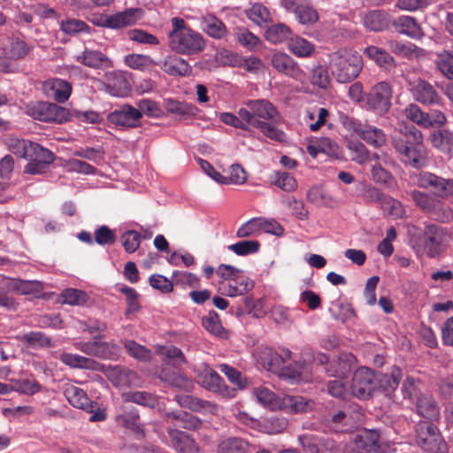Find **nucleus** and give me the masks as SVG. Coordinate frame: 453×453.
Here are the masks:
<instances>
[{"label": "nucleus", "instance_id": "nucleus-54", "mask_svg": "<svg viewBox=\"0 0 453 453\" xmlns=\"http://www.w3.org/2000/svg\"><path fill=\"white\" fill-rule=\"evenodd\" d=\"M161 380L171 385L172 387L182 389L186 392L192 391L194 384L192 380L180 373H173L172 375H165Z\"/></svg>", "mask_w": 453, "mask_h": 453}, {"label": "nucleus", "instance_id": "nucleus-39", "mask_svg": "<svg viewBox=\"0 0 453 453\" xmlns=\"http://www.w3.org/2000/svg\"><path fill=\"white\" fill-rule=\"evenodd\" d=\"M219 453H249V443L240 438H228L218 447Z\"/></svg>", "mask_w": 453, "mask_h": 453}, {"label": "nucleus", "instance_id": "nucleus-23", "mask_svg": "<svg viewBox=\"0 0 453 453\" xmlns=\"http://www.w3.org/2000/svg\"><path fill=\"white\" fill-rule=\"evenodd\" d=\"M40 390V385L35 379L12 380L10 383L0 381V394L7 395L12 391L20 392L26 395H34Z\"/></svg>", "mask_w": 453, "mask_h": 453}, {"label": "nucleus", "instance_id": "nucleus-53", "mask_svg": "<svg viewBox=\"0 0 453 453\" xmlns=\"http://www.w3.org/2000/svg\"><path fill=\"white\" fill-rule=\"evenodd\" d=\"M371 174L372 180L380 185L390 184L394 180L393 175L382 166L381 162L372 163Z\"/></svg>", "mask_w": 453, "mask_h": 453}, {"label": "nucleus", "instance_id": "nucleus-52", "mask_svg": "<svg viewBox=\"0 0 453 453\" xmlns=\"http://www.w3.org/2000/svg\"><path fill=\"white\" fill-rule=\"evenodd\" d=\"M297 20L303 25H311L318 21L319 14L317 11L310 4L309 0L305 2L302 8L295 13Z\"/></svg>", "mask_w": 453, "mask_h": 453}, {"label": "nucleus", "instance_id": "nucleus-20", "mask_svg": "<svg viewBox=\"0 0 453 453\" xmlns=\"http://www.w3.org/2000/svg\"><path fill=\"white\" fill-rule=\"evenodd\" d=\"M411 91L415 100L423 104H436L441 99L434 87L421 79L413 83Z\"/></svg>", "mask_w": 453, "mask_h": 453}, {"label": "nucleus", "instance_id": "nucleus-45", "mask_svg": "<svg viewBox=\"0 0 453 453\" xmlns=\"http://www.w3.org/2000/svg\"><path fill=\"white\" fill-rule=\"evenodd\" d=\"M436 65L445 77L453 80V51L443 50L438 53Z\"/></svg>", "mask_w": 453, "mask_h": 453}, {"label": "nucleus", "instance_id": "nucleus-30", "mask_svg": "<svg viewBox=\"0 0 453 453\" xmlns=\"http://www.w3.org/2000/svg\"><path fill=\"white\" fill-rule=\"evenodd\" d=\"M365 54L379 66L390 71L395 66L394 58L385 50L371 45L365 49Z\"/></svg>", "mask_w": 453, "mask_h": 453}, {"label": "nucleus", "instance_id": "nucleus-11", "mask_svg": "<svg viewBox=\"0 0 453 453\" xmlns=\"http://www.w3.org/2000/svg\"><path fill=\"white\" fill-rule=\"evenodd\" d=\"M392 88L386 81L375 84L366 96V104L369 109L377 114L388 112L391 107Z\"/></svg>", "mask_w": 453, "mask_h": 453}, {"label": "nucleus", "instance_id": "nucleus-27", "mask_svg": "<svg viewBox=\"0 0 453 453\" xmlns=\"http://www.w3.org/2000/svg\"><path fill=\"white\" fill-rule=\"evenodd\" d=\"M354 130L365 142L375 148L382 147L386 143V135L380 128L358 125Z\"/></svg>", "mask_w": 453, "mask_h": 453}, {"label": "nucleus", "instance_id": "nucleus-26", "mask_svg": "<svg viewBox=\"0 0 453 453\" xmlns=\"http://www.w3.org/2000/svg\"><path fill=\"white\" fill-rule=\"evenodd\" d=\"M417 409L420 416L434 422L440 417V409L435 399L430 395H420L417 399Z\"/></svg>", "mask_w": 453, "mask_h": 453}, {"label": "nucleus", "instance_id": "nucleus-63", "mask_svg": "<svg viewBox=\"0 0 453 453\" xmlns=\"http://www.w3.org/2000/svg\"><path fill=\"white\" fill-rule=\"evenodd\" d=\"M261 234L260 219H252L242 225L236 233L237 237L246 238Z\"/></svg>", "mask_w": 453, "mask_h": 453}, {"label": "nucleus", "instance_id": "nucleus-16", "mask_svg": "<svg viewBox=\"0 0 453 453\" xmlns=\"http://www.w3.org/2000/svg\"><path fill=\"white\" fill-rule=\"evenodd\" d=\"M354 443L357 449H362L366 451H374L378 453H384L382 449L385 443L384 439L380 434L378 429H367L361 427L358 429L357 435L354 438Z\"/></svg>", "mask_w": 453, "mask_h": 453}, {"label": "nucleus", "instance_id": "nucleus-59", "mask_svg": "<svg viewBox=\"0 0 453 453\" xmlns=\"http://www.w3.org/2000/svg\"><path fill=\"white\" fill-rule=\"evenodd\" d=\"M363 414L358 408L349 410L347 411H338L336 413L332 415L331 421L333 423L345 422H362Z\"/></svg>", "mask_w": 453, "mask_h": 453}, {"label": "nucleus", "instance_id": "nucleus-9", "mask_svg": "<svg viewBox=\"0 0 453 453\" xmlns=\"http://www.w3.org/2000/svg\"><path fill=\"white\" fill-rule=\"evenodd\" d=\"M449 238L450 235L444 227L434 224L426 226L422 234V242L428 257H435L440 255Z\"/></svg>", "mask_w": 453, "mask_h": 453}, {"label": "nucleus", "instance_id": "nucleus-35", "mask_svg": "<svg viewBox=\"0 0 453 453\" xmlns=\"http://www.w3.org/2000/svg\"><path fill=\"white\" fill-rule=\"evenodd\" d=\"M254 395L257 400L268 409L272 411L281 409V399L277 397L270 389L259 387L254 389Z\"/></svg>", "mask_w": 453, "mask_h": 453}, {"label": "nucleus", "instance_id": "nucleus-12", "mask_svg": "<svg viewBox=\"0 0 453 453\" xmlns=\"http://www.w3.org/2000/svg\"><path fill=\"white\" fill-rule=\"evenodd\" d=\"M416 434L417 443L424 450L432 453H447V444L437 426H418Z\"/></svg>", "mask_w": 453, "mask_h": 453}, {"label": "nucleus", "instance_id": "nucleus-32", "mask_svg": "<svg viewBox=\"0 0 453 453\" xmlns=\"http://www.w3.org/2000/svg\"><path fill=\"white\" fill-rule=\"evenodd\" d=\"M202 28L209 36L216 39L223 38L227 33L225 24L212 15L203 18Z\"/></svg>", "mask_w": 453, "mask_h": 453}, {"label": "nucleus", "instance_id": "nucleus-36", "mask_svg": "<svg viewBox=\"0 0 453 453\" xmlns=\"http://www.w3.org/2000/svg\"><path fill=\"white\" fill-rule=\"evenodd\" d=\"M290 28L283 23L272 25L265 31V39L275 44L290 40Z\"/></svg>", "mask_w": 453, "mask_h": 453}, {"label": "nucleus", "instance_id": "nucleus-31", "mask_svg": "<svg viewBox=\"0 0 453 453\" xmlns=\"http://www.w3.org/2000/svg\"><path fill=\"white\" fill-rule=\"evenodd\" d=\"M162 69L170 75L187 76L192 72L188 63L180 57L171 56L165 59Z\"/></svg>", "mask_w": 453, "mask_h": 453}, {"label": "nucleus", "instance_id": "nucleus-1", "mask_svg": "<svg viewBox=\"0 0 453 453\" xmlns=\"http://www.w3.org/2000/svg\"><path fill=\"white\" fill-rule=\"evenodd\" d=\"M391 144L403 164L417 169L426 165L427 153L423 135L415 127H405L404 130L395 133Z\"/></svg>", "mask_w": 453, "mask_h": 453}, {"label": "nucleus", "instance_id": "nucleus-19", "mask_svg": "<svg viewBox=\"0 0 453 453\" xmlns=\"http://www.w3.org/2000/svg\"><path fill=\"white\" fill-rule=\"evenodd\" d=\"M356 363L357 359L352 353H341L337 356L336 358H334L330 362L329 367L326 368V372L330 376L335 378H344L356 366Z\"/></svg>", "mask_w": 453, "mask_h": 453}, {"label": "nucleus", "instance_id": "nucleus-42", "mask_svg": "<svg viewBox=\"0 0 453 453\" xmlns=\"http://www.w3.org/2000/svg\"><path fill=\"white\" fill-rule=\"evenodd\" d=\"M411 196L416 205L426 212L434 214V210L440 205V203L431 196L419 190H413Z\"/></svg>", "mask_w": 453, "mask_h": 453}, {"label": "nucleus", "instance_id": "nucleus-8", "mask_svg": "<svg viewBox=\"0 0 453 453\" xmlns=\"http://www.w3.org/2000/svg\"><path fill=\"white\" fill-rule=\"evenodd\" d=\"M351 393L359 399H367L376 391V372L362 366L353 374L350 385Z\"/></svg>", "mask_w": 453, "mask_h": 453}, {"label": "nucleus", "instance_id": "nucleus-15", "mask_svg": "<svg viewBox=\"0 0 453 453\" xmlns=\"http://www.w3.org/2000/svg\"><path fill=\"white\" fill-rule=\"evenodd\" d=\"M405 117L422 127H429L434 125L442 126L446 123V117L441 111H434L431 113L423 112L417 104H410L404 110Z\"/></svg>", "mask_w": 453, "mask_h": 453}, {"label": "nucleus", "instance_id": "nucleus-48", "mask_svg": "<svg viewBox=\"0 0 453 453\" xmlns=\"http://www.w3.org/2000/svg\"><path fill=\"white\" fill-rule=\"evenodd\" d=\"M203 327L211 334L219 337L224 338L226 335V332L224 330L219 316L215 311H210L207 317L203 319Z\"/></svg>", "mask_w": 453, "mask_h": 453}, {"label": "nucleus", "instance_id": "nucleus-64", "mask_svg": "<svg viewBox=\"0 0 453 453\" xmlns=\"http://www.w3.org/2000/svg\"><path fill=\"white\" fill-rule=\"evenodd\" d=\"M199 382L203 387L214 390L219 387L220 377L219 374L211 368H206L200 375H199Z\"/></svg>", "mask_w": 453, "mask_h": 453}, {"label": "nucleus", "instance_id": "nucleus-17", "mask_svg": "<svg viewBox=\"0 0 453 453\" xmlns=\"http://www.w3.org/2000/svg\"><path fill=\"white\" fill-rule=\"evenodd\" d=\"M141 119V111L129 104H124L119 110H115L108 115L109 122L126 127H138Z\"/></svg>", "mask_w": 453, "mask_h": 453}, {"label": "nucleus", "instance_id": "nucleus-5", "mask_svg": "<svg viewBox=\"0 0 453 453\" xmlns=\"http://www.w3.org/2000/svg\"><path fill=\"white\" fill-rule=\"evenodd\" d=\"M40 290L41 285L37 281L4 277L0 280V308L7 311H16L19 303L12 294L32 295L40 292Z\"/></svg>", "mask_w": 453, "mask_h": 453}, {"label": "nucleus", "instance_id": "nucleus-3", "mask_svg": "<svg viewBox=\"0 0 453 453\" xmlns=\"http://www.w3.org/2000/svg\"><path fill=\"white\" fill-rule=\"evenodd\" d=\"M172 30L168 32L169 48L181 55H196L205 47L203 37L187 26L183 19L174 17L171 19Z\"/></svg>", "mask_w": 453, "mask_h": 453}, {"label": "nucleus", "instance_id": "nucleus-18", "mask_svg": "<svg viewBox=\"0 0 453 453\" xmlns=\"http://www.w3.org/2000/svg\"><path fill=\"white\" fill-rule=\"evenodd\" d=\"M142 11L139 8H130L113 15H106L101 19V24L113 29L134 25L142 18Z\"/></svg>", "mask_w": 453, "mask_h": 453}, {"label": "nucleus", "instance_id": "nucleus-40", "mask_svg": "<svg viewBox=\"0 0 453 453\" xmlns=\"http://www.w3.org/2000/svg\"><path fill=\"white\" fill-rule=\"evenodd\" d=\"M61 360L65 364H66L70 366H73V367L100 370V368H98V366H101L96 361H94L90 358L80 356V355L65 353V354L61 355Z\"/></svg>", "mask_w": 453, "mask_h": 453}, {"label": "nucleus", "instance_id": "nucleus-55", "mask_svg": "<svg viewBox=\"0 0 453 453\" xmlns=\"http://www.w3.org/2000/svg\"><path fill=\"white\" fill-rule=\"evenodd\" d=\"M120 241L127 253H134L140 246L142 236L137 231L128 230L120 236Z\"/></svg>", "mask_w": 453, "mask_h": 453}, {"label": "nucleus", "instance_id": "nucleus-10", "mask_svg": "<svg viewBox=\"0 0 453 453\" xmlns=\"http://www.w3.org/2000/svg\"><path fill=\"white\" fill-rule=\"evenodd\" d=\"M417 185L425 189L432 190L434 196L449 198L453 196V180L445 179L429 172L418 174Z\"/></svg>", "mask_w": 453, "mask_h": 453}, {"label": "nucleus", "instance_id": "nucleus-62", "mask_svg": "<svg viewBox=\"0 0 453 453\" xmlns=\"http://www.w3.org/2000/svg\"><path fill=\"white\" fill-rule=\"evenodd\" d=\"M220 371L224 372L228 380L238 388L242 389L247 387L248 380L243 377L242 373L235 368L229 366L228 365L223 364L219 365Z\"/></svg>", "mask_w": 453, "mask_h": 453}, {"label": "nucleus", "instance_id": "nucleus-34", "mask_svg": "<svg viewBox=\"0 0 453 453\" xmlns=\"http://www.w3.org/2000/svg\"><path fill=\"white\" fill-rule=\"evenodd\" d=\"M61 303L69 305L83 306L89 303L90 298L88 295L81 289L66 288L61 295Z\"/></svg>", "mask_w": 453, "mask_h": 453}, {"label": "nucleus", "instance_id": "nucleus-44", "mask_svg": "<svg viewBox=\"0 0 453 453\" xmlns=\"http://www.w3.org/2000/svg\"><path fill=\"white\" fill-rule=\"evenodd\" d=\"M290 357L291 352L288 349L284 350L282 354L269 351L266 357L268 369L273 372L283 371L285 364L290 359Z\"/></svg>", "mask_w": 453, "mask_h": 453}, {"label": "nucleus", "instance_id": "nucleus-47", "mask_svg": "<svg viewBox=\"0 0 453 453\" xmlns=\"http://www.w3.org/2000/svg\"><path fill=\"white\" fill-rule=\"evenodd\" d=\"M116 421L122 425H137L140 421V415L136 407L124 405L116 416Z\"/></svg>", "mask_w": 453, "mask_h": 453}, {"label": "nucleus", "instance_id": "nucleus-60", "mask_svg": "<svg viewBox=\"0 0 453 453\" xmlns=\"http://www.w3.org/2000/svg\"><path fill=\"white\" fill-rule=\"evenodd\" d=\"M124 346L133 357L140 361H149L150 359V350L134 341H125Z\"/></svg>", "mask_w": 453, "mask_h": 453}, {"label": "nucleus", "instance_id": "nucleus-43", "mask_svg": "<svg viewBox=\"0 0 453 453\" xmlns=\"http://www.w3.org/2000/svg\"><path fill=\"white\" fill-rule=\"evenodd\" d=\"M234 282L225 287V294L229 296H241L251 290L254 287L253 281L249 279L236 277L232 280Z\"/></svg>", "mask_w": 453, "mask_h": 453}, {"label": "nucleus", "instance_id": "nucleus-2", "mask_svg": "<svg viewBox=\"0 0 453 453\" xmlns=\"http://www.w3.org/2000/svg\"><path fill=\"white\" fill-rule=\"evenodd\" d=\"M7 146L11 152L29 161L24 168L25 173H42L54 160L53 153L37 142L10 137L7 139Z\"/></svg>", "mask_w": 453, "mask_h": 453}, {"label": "nucleus", "instance_id": "nucleus-56", "mask_svg": "<svg viewBox=\"0 0 453 453\" xmlns=\"http://www.w3.org/2000/svg\"><path fill=\"white\" fill-rule=\"evenodd\" d=\"M259 248V242L253 240L238 242L228 247L230 250L234 251L238 256H246L249 254L256 253L258 251Z\"/></svg>", "mask_w": 453, "mask_h": 453}, {"label": "nucleus", "instance_id": "nucleus-37", "mask_svg": "<svg viewBox=\"0 0 453 453\" xmlns=\"http://www.w3.org/2000/svg\"><path fill=\"white\" fill-rule=\"evenodd\" d=\"M122 398L127 403H134L153 408L157 402V396L149 392L130 391L122 394Z\"/></svg>", "mask_w": 453, "mask_h": 453}, {"label": "nucleus", "instance_id": "nucleus-33", "mask_svg": "<svg viewBox=\"0 0 453 453\" xmlns=\"http://www.w3.org/2000/svg\"><path fill=\"white\" fill-rule=\"evenodd\" d=\"M280 406L281 409L288 410L291 412L303 413L312 409V402L298 395H285L281 398Z\"/></svg>", "mask_w": 453, "mask_h": 453}, {"label": "nucleus", "instance_id": "nucleus-57", "mask_svg": "<svg viewBox=\"0 0 453 453\" xmlns=\"http://www.w3.org/2000/svg\"><path fill=\"white\" fill-rule=\"evenodd\" d=\"M380 207L389 216L395 219L401 218L404 213L403 207L398 200L385 195L381 200Z\"/></svg>", "mask_w": 453, "mask_h": 453}, {"label": "nucleus", "instance_id": "nucleus-61", "mask_svg": "<svg viewBox=\"0 0 453 453\" xmlns=\"http://www.w3.org/2000/svg\"><path fill=\"white\" fill-rule=\"evenodd\" d=\"M273 184L286 192L294 191L297 188L296 179L288 173L276 172Z\"/></svg>", "mask_w": 453, "mask_h": 453}, {"label": "nucleus", "instance_id": "nucleus-6", "mask_svg": "<svg viewBox=\"0 0 453 453\" xmlns=\"http://www.w3.org/2000/svg\"><path fill=\"white\" fill-rule=\"evenodd\" d=\"M64 395L71 405L85 411L89 422H102L106 418L105 409L91 402L83 389L69 385L65 388Z\"/></svg>", "mask_w": 453, "mask_h": 453}, {"label": "nucleus", "instance_id": "nucleus-50", "mask_svg": "<svg viewBox=\"0 0 453 453\" xmlns=\"http://www.w3.org/2000/svg\"><path fill=\"white\" fill-rule=\"evenodd\" d=\"M330 76L327 69L319 65L311 69V83L319 88L326 89L330 85Z\"/></svg>", "mask_w": 453, "mask_h": 453}, {"label": "nucleus", "instance_id": "nucleus-22", "mask_svg": "<svg viewBox=\"0 0 453 453\" xmlns=\"http://www.w3.org/2000/svg\"><path fill=\"white\" fill-rule=\"evenodd\" d=\"M26 113L40 121H54L57 118V104L47 102H31L26 105Z\"/></svg>", "mask_w": 453, "mask_h": 453}, {"label": "nucleus", "instance_id": "nucleus-24", "mask_svg": "<svg viewBox=\"0 0 453 453\" xmlns=\"http://www.w3.org/2000/svg\"><path fill=\"white\" fill-rule=\"evenodd\" d=\"M77 61L93 69H107L112 67V61L99 50L86 49L77 57Z\"/></svg>", "mask_w": 453, "mask_h": 453}, {"label": "nucleus", "instance_id": "nucleus-51", "mask_svg": "<svg viewBox=\"0 0 453 453\" xmlns=\"http://www.w3.org/2000/svg\"><path fill=\"white\" fill-rule=\"evenodd\" d=\"M349 157L352 161L357 164H364L369 157V152L366 147L359 141H350L348 142Z\"/></svg>", "mask_w": 453, "mask_h": 453}, {"label": "nucleus", "instance_id": "nucleus-13", "mask_svg": "<svg viewBox=\"0 0 453 453\" xmlns=\"http://www.w3.org/2000/svg\"><path fill=\"white\" fill-rule=\"evenodd\" d=\"M101 335H96L93 342H78L76 348L88 356L102 359H115L119 356L118 345L106 342H100Z\"/></svg>", "mask_w": 453, "mask_h": 453}, {"label": "nucleus", "instance_id": "nucleus-41", "mask_svg": "<svg viewBox=\"0 0 453 453\" xmlns=\"http://www.w3.org/2000/svg\"><path fill=\"white\" fill-rule=\"evenodd\" d=\"M247 17L258 26H263L271 21L269 10L261 4H254L246 11Z\"/></svg>", "mask_w": 453, "mask_h": 453}, {"label": "nucleus", "instance_id": "nucleus-28", "mask_svg": "<svg viewBox=\"0 0 453 453\" xmlns=\"http://www.w3.org/2000/svg\"><path fill=\"white\" fill-rule=\"evenodd\" d=\"M363 24L370 31H382L388 27L389 17L388 13L382 10L370 11L364 15Z\"/></svg>", "mask_w": 453, "mask_h": 453}, {"label": "nucleus", "instance_id": "nucleus-21", "mask_svg": "<svg viewBox=\"0 0 453 453\" xmlns=\"http://www.w3.org/2000/svg\"><path fill=\"white\" fill-rule=\"evenodd\" d=\"M403 372L400 367L393 366L388 372H376V390L390 395L397 388L402 380Z\"/></svg>", "mask_w": 453, "mask_h": 453}, {"label": "nucleus", "instance_id": "nucleus-25", "mask_svg": "<svg viewBox=\"0 0 453 453\" xmlns=\"http://www.w3.org/2000/svg\"><path fill=\"white\" fill-rule=\"evenodd\" d=\"M171 443L179 453H198L194 440L185 432L175 428L169 430Z\"/></svg>", "mask_w": 453, "mask_h": 453}, {"label": "nucleus", "instance_id": "nucleus-58", "mask_svg": "<svg viewBox=\"0 0 453 453\" xmlns=\"http://www.w3.org/2000/svg\"><path fill=\"white\" fill-rule=\"evenodd\" d=\"M114 371L119 386H138L139 377L135 372L126 368H115Z\"/></svg>", "mask_w": 453, "mask_h": 453}, {"label": "nucleus", "instance_id": "nucleus-29", "mask_svg": "<svg viewBox=\"0 0 453 453\" xmlns=\"http://www.w3.org/2000/svg\"><path fill=\"white\" fill-rule=\"evenodd\" d=\"M393 26L396 32L411 38H419L423 35L422 29L416 19L410 16L398 17L394 20Z\"/></svg>", "mask_w": 453, "mask_h": 453}, {"label": "nucleus", "instance_id": "nucleus-4", "mask_svg": "<svg viewBox=\"0 0 453 453\" xmlns=\"http://www.w3.org/2000/svg\"><path fill=\"white\" fill-rule=\"evenodd\" d=\"M363 68L362 56L350 50H341L329 56V69L340 83L355 80Z\"/></svg>", "mask_w": 453, "mask_h": 453}, {"label": "nucleus", "instance_id": "nucleus-46", "mask_svg": "<svg viewBox=\"0 0 453 453\" xmlns=\"http://www.w3.org/2000/svg\"><path fill=\"white\" fill-rule=\"evenodd\" d=\"M165 107L167 111L182 117L195 115L196 111V106L173 99H168Z\"/></svg>", "mask_w": 453, "mask_h": 453}, {"label": "nucleus", "instance_id": "nucleus-7", "mask_svg": "<svg viewBox=\"0 0 453 453\" xmlns=\"http://www.w3.org/2000/svg\"><path fill=\"white\" fill-rule=\"evenodd\" d=\"M245 104L247 108H241L238 114L253 127H257V122L273 120L279 115L276 108L267 100H250Z\"/></svg>", "mask_w": 453, "mask_h": 453}, {"label": "nucleus", "instance_id": "nucleus-14", "mask_svg": "<svg viewBox=\"0 0 453 453\" xmlns=\"http://www.w3.org/2000/svg\"><path fill=\"white\" fill-rule=\"evenodd\" d=\"M271 64L277 72L297 81H303L305 79L303 69L286 53H274L271 58Z\"/></svg>", "mask_w": 453, "mask_h": 453}, {"label": "nucleus", "instance_id": "nucleus-38", "mask_svg": "<svg viewBox=\"0 0 453 453\" xmlns=\"http://www.w3.org/2000/svg\"><path fill=\"white\" fill-rule=\"evenodd\" d=\"M289 50L296 56L306 58L311 56L314 50V45L304 38L296 36L288 42Z\"/></svg>", "mask_w": 453, "mask_h": 453}, {"label": "nucleus", "instance_id": "nucleus-49", "mask_svg": "<svg viewBox=\"0 0 453 453\" xmlns=\"http://www.w3.org/2000/svg\"><path fill=\"white\" fill-rule=\"evenodd\" d=\"M17 339L32 348L44 347L50 344L48 336L39 331L24 334L23 335L18 336Z\"/></svg>", "mask_w": 453, "mask_h": 453}]
</instances>
